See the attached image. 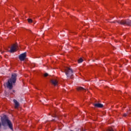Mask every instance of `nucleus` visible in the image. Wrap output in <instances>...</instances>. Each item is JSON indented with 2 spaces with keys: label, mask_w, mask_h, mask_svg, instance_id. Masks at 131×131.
Instances as JSON below:
<instances>
[{
  "label": "nucleus",
  "mask_w": 131,
  "mask_h": 131,
  "mask_svg": "<svg viewBox=\"0 0 131 131\" xmlns=\"http://www.w3.org/2000/svg\"><path fill=\"white\" fill-rule=\"evenodd\" d=\"M64 72L68 77H71L73 75V71H72V69H71L70 68H64Z\"/></svg>",
  "instance_id": "7ed1b4c3"
},
{
  "label": "nucleus",
  "mask_w": 131,
  "mask_h": 131,
  "mask_svg": "<svg viewBox=\"0 0 131 131\" xmlns=\"http://www.w3.org/2000/svg\"><path fill=\"white\" fill-rule=\"evenodd\" d=\"M83 61V60L82 58H80L79 60H78V63H82Z\"/></svg>",
  "instance_id": "9b49d317"
},
{
  "label": "nucleus",
  "mask_w": 131,
  "mask_h": 131,
  "mask_svg": "<svg viewBox=\"0 0 131 131\" xmlns=\"http://www.w3.org/2000/svg\"><path fill=\"white\" fill-rule=\"evenodd\" d=\"M49 75V74H48V73H45V74H44V76L45 77H47V76H48Z\"/></svg>",
  "instance_id": "ddd939ff"
},
{
  "label": "nucleus",
  "mask_w": 131,
  "mask_h": 131,
  "mask_svg": "<svg viewBox=\"0 0 131 131\" xmlns=\"http://www.w3.org/2000/svg\"><path fill=\"white\" fill-rule=\"evenodd\" d=\"M94 106L96 108H103V104L101 103H95Z\"/></svg>",
  "instance_id": "1a4fd4ad"
},
{
  "label": "nucleus",
  "mask_w": 131,
  "mask_h": 131,
  "mask_svg": "<svg viewBox=\"0 0 131 131\" xmlns=\"http://www.w3.org/2000/svg\"><path fill=\"white\" fill-rule=\"evenodd\" d=\"M1 54H3V53H4L5 52V51L3 52L2 50H1Z\"/></svg>",
  "instance_id": "2eb2a0df"
},
{
  "label": "nucleus",
  "mask_w": 131,
  "mask_h": 131,
  "mask_svg": "<svg viewBox=\"0 0 131 131\" xmlns=\"http://www.w3.org/2000/svg\"><path fill=\"white\" fill-rule=\"evenodd\" d=\"M1 122L2 125L3 126H6L7 124H8L9 127L10 128V129H13V124H12V122L11 121H10L8 118H2L1 119Z\"/></svg>",
  "instance_id": "f03ea898"
},
{
  "label": "nucleus",
  "mask_w": 131,
  "mask_h": 131,
  "mask_svg": "<svg viewBox=\"0 0 131 131\" xmlns=\"http://www.w3.org/2000/svg\"><path fill=\"white\" fill-rule=\"evenodd\" d=\"M51 82L53 84V85H54L55 86H56V85H58V80L57 79H53L51 80Z\"/></svg>",
  "instance_id": "0eeeda50"
},
{
  "label": "nucleus",
  "mask_w": 131,
  "mask_h": 131,
  "mask_svg": "<svg viewBox=\"0 0 131 131\" xmlns=\"http://www.w3.org/2000/svg\"><path fill=\"white\" fill-rule=\"evenodd\" d=\"M127 116V114H124L123 115L124 117H126Z\"/></svg>",
  "instance_id": "4468645a"
},
{
  "label": "nucleus",
  "mask_w": 131,
  "mask_h": 131,
  "mask_svg": "<svg viewBox=\"0 0 131 131\" xmlns=\"http://www.w3.org/2000/svg\"><path fill=\"white\" fill-rule=\"evenodd\" d=\"M130 112H129V111L128 112L127 114H130Z\"/></svg>",
  "instance_id": "dca6fc26"
},
{
  "label": "nucleus",
  "mask_w": 131,
  "mask_h": 131,
  "mask_svg": "<svg viewBox=\"0 0 131 131\" xmlns=\"http://www.w3.org/2000/svg\"><path fill=\"white\" fill-rule=\"evenodd\" d=\"M117 22L121 24V25H131V20H119Z\"/></svg>",
  "instance_id": "39448f33"
},
{
  "label": "nucleus",
  "mask_w": 131,
  "mask_h": 131,
  "mask_svg": "<svg viewBox=\"0 0 131 131\" xmlns=\"http://www.w3.org/2000/svg\"><path fill=\"white\" fill-rule=\"evenodd\" d=\"M2 126V123L0 122V127Z\"/></svg>",
  "instance_id": "f3484780"
},
{
  "label": "nucleus",
  "mask_w": 131,
  "mask_h": 131,
  "mask_svg": "<svg viewBox=\"0 0 131 131\" xmlns=\"http://www.w3.org/2000/svg\"><path fill=\"white\" fill-rule=\"evenodd\" d=\"M77 91H85V89H84V88H82V87H78L77 88Z\"/></svg>",
  "instance_id": "9d476101"
},
{
  "label": "nucleus",
  "mask_w": 131,
  "mask_h": 131,
  "mask_svg": "<svg viewBox=\"0 0 131 131\" xmlns=\"http://www.w3.org/2000/svg\"><path fill=\"white\" fill-rule=\"evenodd\" d=\"M18 50V45L17 44H13L11 47L9 52L10 53H14V52H17Z\"/></svg>",
  "instance_id": "20e7f679"
},
{
  "label": "nucleus",
  "mask_w": 131,
  "mask_h": 131,
  "mask_svg": "<svg viewBox=\"0 0 131 131\" xmlns=\"http://www.w3.org/2000/svg\"><path fill=\"white\" fill-rule=\"evenodd\" d=\"M13 102L14 103V108L15 109H18V107H19V102L16 100V99L13 100Z\"/></svg>",
  "instance_id": "6e6552de"
},
{
  "label": "nucleus",
  "mask_w": 131,
  "mask_h": 131,
  "mask_svg": "<svg viewBox=\"0 0 131 131\" xmlns=\"http://www.w3.org/2000/svg\"><path fill=\"white\" fill-rule=\"evenodd\" d=\"M17 77V74H12L11 78L8 79V82L6 83V86L9 90H12L13 89V84L16 83V79Z\"/></svg>",
  "instance_id": "f257e3e1"
},
{
  "label": "nucleus",
  "mask_w": 131,
  "mask_h": 131,
  "mask_svg": "<svg viewBox=\"0 0 131 131\" xmlns=\"http://www.w3.org/2000/svg\"><path fill=\"white\" fill-rule=\"evenodd\" d=\"M28 22L29 23H32V19H30V18H28Z\"/></svg>",
  "instance_id": "f8f14e48"
},
{
  "label": "nucleus",
  "mask_w": 131,
  "mask_h": 131,
  "mask_svg": "<svg viewBox=\"0 0 131 131\" xmlns=\"http://www.w3.org/2000/svg\"><path fill=\"white\" fill-rule=\"evenodd\" d=\"M26 58V53H23L19 56V59L21 61H24Z\"/></svg>",
  "instance_id": "423d86ee"
}]
</instances>
